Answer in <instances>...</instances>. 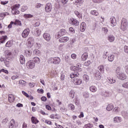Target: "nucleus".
<instances>
[{"label": "nucleus", "mask_w": 128, "mask_h": 128, "mask_svg": "<svg viewBox=\"0 0 128 128\" xmlns=\"http://www.w3.org/2000/svg\"><path fill=\"white\" fill-rule=\"evenodd\" d=\"M82 66V65L80 64H76V66H72L70 67L71 70H73V72H72L70 74V78H78L80 74L78 72H82V69L80 68Z\"/></svg>", "instance_id": "1"}, {"label": "nucleus", "mask_w": 128, "mask_h": 128, "mask_svg": "<svg viewBox=\"0 0 128 128\" xmlns=\"http://www.w3.org/2000/svg\"><path fill=\"white\" fill-rule=\"evenodd\" d=\"M128 24V20L126 18H122L121 21L120 29L124 31L126 30Z\"/></svg>", "instance_id": "2"}, {"label": "nucleus", "mask_w": 128, "mask_h": 128, "mask_svg": "<svg viewBox=\"0 0 128 128\" xmlns=\"http://www.w3.org/2000/svg\"><path fill=\"white\" fill-rule=\"evenodd\" d=\"M60 62V58L58 57L50 58L48 60V64H58Z\"/></svg>", "instance_id": "3"}, {"label": "nucleus", "mask_w": 128, "mask_h": 128, "mask_svg": "<svg viewBox=\"0 0 128 128\" xmlns=\"http://www.w3.org/2000/svg\"><path fill=\"white\" fill-rule=\"evenodd\" d=\"M36 66V64L33 60H30L28 61L26 63V67L28 70H32Z\"/></svg>", "instance_id": "4"}, {"label": "nucleus", "mask_w": 128, "mask_h": 128, "mask_svg": "<svg viewBox=\"0 0 128 128\" xmlns=\"http://www.w3.org/2000/svg\"><path fill=\"white\" fill-rule=\"evenodd\" d=\"M66 30L64 29H61L60 31L58 32L56 35V38H60V36H64L66 34Z\"/></svg>", "instance_id": "5"}, {"label": "nucleus", "mask_w": 128, "mask_h": 128, "mask_svg": "<svg viewBox=\"0 0 128 128\" xmlns=\"http://www.w3.org/2000/svg\"><path fill=\"white\" fill-rule=\"evenodd\" d=\"M30 28H26L24 30L23 32H22V37L24 38H27L28 36L30 34Z\"/></svg>", "instance_id": "6"}, {"label": "nucleus", "mask_w": 128, "mask_h": 128, "mask_svg": "<svg viewBox=\"0 0 128 128\" xmlns=\"http://www.w3.org/2000/svg\"><path fill=\"white\" fill-rule=\"evenodd\" d=\"M28 46L32 48L34 44V39L32 37H30L28 40Z\"/></svg>", "instance_id": "7"}, {"label": "nucleus", "mask_w": 128, "mask_h": 128, "mask_svg": "<svg viewBox=\"0 0 128 128\" xmlns=\"http://www.w3.org/2000/svg\"><path fill=\"white\" fill-rule=\"evenodd\" d=\"M52 5L50 3H48L45 7V10L46 12H50L52 9Z\"/></svg>", "instance_id": "8"}, {"label": "nucleus", "mask_w": 128, "mask_h": 128, "mask_svg": "<svg viewBox=\"0 0 128 128\" xmlns=\"http://www.w3.org/2000/svg\"><path fill=\"white\" fill-rule=\"evenodd\" d=\"M76 78H74L73 80V82L74 84H76V86L82 84V80L80 78L75 77Z\"/></svg>", "instance_id": "9"}, {"label": "nucleus", "mask_w": 128, "mask_h": 128, "mask_svg": "<svg viewBox=\"0 0 128 128\" xmlns=\"http://www.w3.org/2000/svg\"><path fill=\"white\" fill-rule=\"evenodd\" d=\"M110 22L112 26H116V18L112 16L110 18Z\"/></svg>", "instance_id": "10"}, {"label": "nucleus", "mask_w": 128, "mask_h": 128, "mask_svg": "<svg viewBox=\"0 0 128 128\" xmlns=\"http://www.w3.org/2000/svg\"><path fill=\"white\" fill-rule=\"evenodd\" d=\"M117 77L118 78H119V80H124L126 78V74H124V72H121L117 76Z\"/></svg>", "instance_id": "11"}, {"label": "nucleus", "mask_w": 128, "mask_h": 128, "mask_svg": "<svg viewBox=\"0 0 128 128\" xmlns=\"http://www.w3.org/2000/svg\"><path fill=\"white\" fill-rule=\"evenodd\" d=\"M43 38L46 40L47 42H50V34L48 33H44L43 34Z\"/></svg>", "instance_id": "12"}, {"label": "nucleus", "mask_w": 128, "mask_h": 128, "mask_svg": "<svg viewBox=\"0 0 128 128\" xmlns=\"http://www.w3.org/2000/svg\"><path fill=\"white\" fill-rule=\"evenodd\" d=\"M70 24L72 26H78L80 24V22L76 19L72 18L71 20Z\"/></svg>", "instance_id": "13"}, {"label": "nucleus", "mask_w": 128, "mask_h": 128, "mask_svg": "<svg viewBox=\"0 0 128 128\" xmlns=\"http://www.w3.org/2000/svg\"><path fill=\"white\" fill-rule=\"evenodd\" d=\"M101 96H102L105 97L110 96H112V94H110V92L108 91L104 90L102 92Z\"/></svg>", "instance_id": "14"}, {"label": "nucleus", "mask_w": 128, "mask_h": 128, "mask_svg": "<svg viewBox=\"0 0 128 128\" xmlns=\"http://www.w3.org/2000/svg\"><path fill=\"white\" fill-rule=\"evenodd\" d=\"M86 24L84 22H82L80 26V32H84V30H86Z\"/></svg>", "instance_id": "15"}, {"label": "nucleus", "mask_w": 128, "mask_h": 128, "mask_svg": "<svg viewBox=\"0 0 128 128\" xmlns=\"http://www.w3.org/2000/svg\"><path fill=\"white\" fill-rule=\"evenodd\" d=\"M69 38L68 36L62 37L59 39L60 42H68Z\"/></svg>", "instance_id": "16"}, {"label": "nucleus", "mask_w": 128, "mask_h": 128, "mask_svg": "<svg viewBox=\"0 0 128 128\" xmlns=\"http://www.w3.org/2000/svg\"><path fill=\"white\" fill-rule=\"evenodd\" d=\"M20 62L21 64H26V59L24 58V56L22 54L20 56Z\"/></svg>", "instance_id": "17"}, {"label": "nucleus", "mask_w": 128, "mask_h": 128, "mask_svg": "<svg viewBox=\"0 0 128 128\" xmlns=\"http://www.w3.org/2000/svg\"><path fill=\"white\" fill-rule=\"evenodd\" d=\"M8 102H10V103L14 102V96L12 95V94H10L8 95Z\"/></svg>", "instance_id": "18"}, {"label": "nucleus", "mask_w": 128, "mask_h": 128, "mask_svg": "<svg viewBox=\"0 0 128 128\" xmlns=\"http://www.w3.org/2000/svg\"><path fill=\"white\" fill-rule=\"evenodd\" d=\"M94 76L96 80H100V78H102V75H100V72L97 71L96 73L94 74Z\"/></svg>", "instance_id": "19"}, {"label": "nucleus", "mask_w": 128, "mask_h": 128, "mask_svg": "<svg viewBox=\"0 0 128 128\" xmlns=\"http://www.w3.org/2000/svg\"><path fill=\"white\" fill-rule=\"evenodd\" d=\"M32 52L30 50H25V54L27 56V58H30L32 56Z\"/></svg>", "instance_id": "20"}, {"label": "nucleus", "mask_w": 128, "mask_h": 128, "mask_svg": "<svg viewBox=\"0 0 128 128\" xmlns=\"http://www.w3.org/2000/svg\"><path fill=\"white\" fill-rule=\"evenodd\" d=\"M114 122L115 124L116 122H122V118L116 116L114 118Z\"/></svg>", "instance_id": "21"}, {"label": "nucleus", "mask_w": 128, "mask_h": 128, "mask_svg": "<svg viewBox=\"0 0 128 128\" xmlns=\"http://www.w3.org/2000/svg\"><path fill=\"white\" fill-rule=\"evenodd\" d=\"M108 40L110 42H114V37L112 34H110L108 36Z\"/></svg>", "instance_id": "22"}, {"label": "nucleus", "mask_w": 128, "mask_h": 128, "mask_svg": "<svg viewBox=\"0 0 128 128\" xmlns=\"http://www.w3.org/2000/svg\"><path fill=\"white\" fill-rule=\"evenodd\" d=\"M35 32H36V36H40V34L42 32V31L40 30V28H36L35 30Z\"/></svg>", "instance_id": "23"}, {"label": "nucleus", "mask_w": 128, "mask_h": 128, "mask_svg": "<svg viewBox=\"0 0 128 128\" xmlns=\"http://www.w3.org/2000/svg\"><path fill=\"white\" fill-rule=\"evenodd\" d=\"M113 109H114V105L112 104H109L108 105L106 108V110H108V112H110V110H112Z\"/></svg>", "instance_id": "24"}, {"label": "nucleus", "mask_w": 128, "mask_h": 128, "mask_svg": "<svg viewBox=\"0 0 128 128\" xmlns=\"http://www.w3.org/2000/svg\"><path fill=\"white\" fill-rule=\"evenodd\" d=\"M122 69L120 68V67H118L116 68V73L117 75V76L120 74H122Z\"/></svg>", "instance_id": "25"}, {"label": "nucleus", "mask_w": 128, "mask_h": 128, "mask_svg": "<svg viewBox=\"0 0 128 128\" xmlns=\"http://www.w3.org/2000/svg\"><path fill=\"white\" fill-rule=\"evenodd\" d=\"M96 87L94 86H92L90 87V90L92 92H96Z\"/></svg>", "instance_id": "26"}, {"label": "nucleus", "mask_w": 128, "mask_h": 128, "mask_svg": "<svg viewBox=\"0 0 128 128\" xmlns=\"http://www.w3.org/2000/svg\"><path fill=\"white\" fill-rule=\"evenodd\" d=\"M88 55L87 52L84 53L82 56V60H86V58H88Z\"/></svg>", "instance_id": "27"}, {"label": "nucleus", "mask_w": 128, "mask_h": 128, "mask_svg": "<svg viewBox=\"0 0 128 128\" xmlns=\"http://www.w3.org/2000/svg\"><path fill=\"white\" fill-rule=\"evenodd\" d=\"M31 120L32 122V124H38V119H36V118L34 116H32V118H31Z\"/></svg>", "instance_id": "28"}, {"label": "nucleus", "mask_w": 128, "mask_h": 128, "mask_svg": "<svg viewBox=\"0 0 128 128\" xmlns=\"http://www.w3.org/2000/svg\"><path fill=\"white\" fill-rule=\"evenodd\" d=\"M14 120L12 119L9 124V128H14Z\"/></svg>", "instance_id": "29"}, {"label": "nucleus", "mask_w": 128, "mask_h": 128, "mask_svg": "<svg viewBox=\"0 0 128 128\" xmlns=\"http://www.w3.org/2000/svg\"><path fill=\"white\" fill-rule=\"evenodd\" d=\"M114 54H112V55H110V56H109L108 57V60L109 62H114Z\"/></svg>", "instance_id": "30"}, {"label": "nucleus", "mask_w": 128, "mask_h": 128, "mask_svg": "<svg viewBox=\"0 0 128 128\" xmlns=\"http://www.w3.org/2000/svg\"><path fill=\"white\" fill-rule=\"evenodd\" d=\"M90 14L92 16H98V11L96 10H91Z\"/></svg>", "instance_id": "31"}, {"label": "nucleus", "mask_w": 128, "mask_h": 128, "mask_svg": "<svg viewBox=\"0 0 128 128\" xmlns=\"http://www.w3.org/2000/svg\"><path fill=\"white\" fill-rule=\"evenodd\" d=\"M33 60L36 64H40V59L38 57H34Z\"/></svg>", "instance_id": "32"}, {"label": "nucleus", "mask_w": 128, "mask_h": 128, "mask_svg": "<svg viewBox=\"0 0 128 128\" xmlns=\"http://www.w3.org/2000/svg\"><path fill=\"white\" fill-rule=\"evenodd\" d=\"M19 84H22V86H26V82L24 80H19Z\"/></svg>", "instance_id": "33"}, {"label": "nucleus", "mask_w": 128, "mask_h": 128, "mask_svg": "<svg viewBox=\"0 0 128 128\" xmlns=\"http://www.w3.org/2000/svg\"><path fill=\"white\" fill-rule=\"evenodd\" d=\"M98 69L101 72H104V65H101L98 67Z\"/></svg>", "instance_id": "34"}, {"label": "nucleus", "mask_w": 128, "mask_h": 128, "mask_svg": "<svg viewBox=\"0 0 128 128\" xmlns=\"http://www.w3.org/2000/svg\"><path fill=\"white\" fill-rule=\"evenodd\" d=\"M25 18H30L34 17V16L30 14H24V16Z\"/></svg>", "instance_id": "35"}, {"label": "nucleus", "mask_w": 128, "mask_h": 128, "mask_svg": "<svg viewBox=\"0 0 128 128\" xmlns=\"http://www.w3.org/2000/svg\"><path fill=\"white\" fill-rule=\"evenodd\" d=\"M14 24H15V26H22V22L20 21V20H16L15 22H14Z\"/></svg>", "instance_id": "36"}, {"label": "nucleus", "mask_w": 128, "mask_h": 128, "mask_svg": "<svg viewBox=\"0 0 128 128\" xmlns=\"http://www.w3.org/2000/svg\"><path fill=\"white\" fill-rule=\"evenodd\" d=\"M69 96L70 98H74V92L72 90H71L70 92Z\"/></svg>", "instance_id": "37"}, {"label": "nucleus", "mask_w": 128, "mask_h": 128, "mask_svg": "<svg viewBox=\"0 0 128 128\" xmlns=\"http://www.w3.org/2000/svg\"><path fill=\"white\" fill-rule=\"evenodd\" d=\"M74 14L78 16V18H82V14L78 12V11H75Z\"/></svg>", "instance_id": "38"}, {"label": "nucleus", "mask_w": 128, "mask_h": 128, "mask_svg": "<svg viewBox=\"0 0 128 128\" xmlns=\"http://www.w3.org/2000/svg\"><path fill=\"white\" fill-rule=\"evenodd\" d=\"M34 54H36V56H40V51L38 50H34Z\"/></svg>", "instance_id": "39"}, {"label": "nucleus", "mask_w": 128, "mask_h": 128, "mask_svg": "<svg viewBox=\"0 0 128 128\" xmlns=\"http://www.w3.org/2000/svg\"><path fill=\"white\" fill-rule=\"evenodd\" d=\"M12 46V42H10V41H8L6 42V46L8 47V48H10V46Z\"/></svg>", "instance_id": "40"}, {"label": "nucleus", "mask_w": 128, "mask_h": 128, "mask_svg": "<svg viewBox=\"0 0 128 128\" xmlns=\"http://www.w3.org/2000/svg\"><path fill=\"white\" fill-rule=\"evenodd\" d=\"M83 2L84 1L82 0H76L75 2H74V4H82Z\"/></svg>", "instance_id": "41"}, {"label": "nucleus", "mask_w": 128, "mask_h": 128, "mask_svg": "<svg viewBox=\"0 0 128 128\" xmlns=\"http://www.w3.org/2000/svg\"><path fill=\"white\" fill-rule=\"evenodd\" d=\"M74 102L76 106H80V100H78V98L74 99Z\"/></svg>", "instance_id": "42"}, {"label": "nucleus", "mask_w": 128, "mask_h": 128, "mask_svg": "<svg viewBox=\"0 0 128 128\" xmlns=\"http://www.w3.org/2000/svg\"><path fill=\"white\" fill-rule=\"evenodd\" d=\"M102 30L104 32V34H108V28L106 27L102 28Z\"/></svg>", "instance_id": "43"}, {"label": "nucleus", "mask_w": 128, "mask_h": 128, "mask_svg": "<svg viewBox=\"0 0 128 128\" xmlns=\"http://www.w3.org/2000/svg\"><path fill=\"white\" fill-rule=\"evenodd\" d=\"M28 10V6H22L21 8V12H26Z\"/></svg>", "instance_id": "44"}, {"label": "nucleus", "mask_w": 128, "mask_h": 128, "mask_svg": "<svg viewBox=\"0 0 128 128\" xmlns=\"http://www.w3.org/2000/svg\"><path fill=\"white\" fill-rule=\"evenodd\" d=\"M92 124H85L83 127V128H92Z\"/></svg>", "instance_id": "45"}, {"label": "nucleus", "mask_w": 128, "mask_h": 128, "mask_svg": "<svg viewBox=\"0 0 128 128\" xmlns=\"http://www.w3.org/2000/svg\"><path fill=\"white\" fill-rule=\"evenodd\" d=\"M109 84H114L116 82V80H114L113 78H110L108 80Z\"/></svg>", "instance_id": "46"}, {"label": "nucleus", "mask_w": 128, "mask_h": 128, "mask_svg": "<svg viewBox=\"0 0 128 128\" xmlns=\"http://www.w3.org/2000/svg\"><path fill=\"white\" fill-rule=\"evenodd\" d=\"M84 98H88L90 96V93L88 92H84L83 94Z\"/></svg>", "instance_id": "47"}, {"label": "nucleus", "mask_w": 128, "mask_h": 128, "mask_svg": "<svg viewBox=\"0 0 128 128\" xmlns=\"http://www.w3.org/2000/svg\"><path fill=\"white\" fill-rule=\"evenodd\" d=\"M60 110L61 112H66L68 110V109H66V108H65L64 106L62 107L61 108H60Z\"/></svg>", "instance_id": "48"}, {"label": "nucleus", "mask_w": 128, "mask_h": 128, "mask_svg": "<svg viewBox=\"0 0 128 128\" xmlns=\"http://www.w3.org/2000/svg\"><path fill=\"white\" fill-rule=\"evenodd\" d=\"M122 86L125 88H128V82L124 83L122 85Z\"/></svg>", "instance_id": "49"}, {"label": "nucleus", "mask_w": 128, "mask_h": 128, "mask_svg": "<svg viewBox=\"0 0 128 128\" xmlns=\"http://www.w3.org/2000/svg\"><path fill=\"white\" fill-rule=\"evenodd\" d=\"M122 114L123 116H128V112L126 111H122Z\"/></svg>", "instance_id": "50"}, {"label": "nucleus", "mask_w": 128, "mask_h": 128, "mask_svg": "<svg viewBox=\"0 0 128 128\" xmlns=\"http://www.w3.org/2000/svg\"><path fill=\"white\" fill-rule=\"evenodd\" d=\"M120 108L118 107H116L114 110H113V112H120Z\"/></svg>", "instance_id": "51"}, {"label": "nucleus", "mask_w": 128, "mask_h": 128, "mask_svg": "<svg viewBox=\"0 0 128 128\" xmlns=\"http://www.w3.org/2000/svg\"><path fill=\"white\" fill-rule=\"evenodd\" d=\"M90 64V61L88 60L84 63L85 66H88Z\"/></svg>", "instance_id": "52"}, {"label": "nucleus", "mask_w": 128, "mask_h": 128, "mask_svg": "<svg viewBox=\"0 0 128 128\" xmlns=\"http://www.w3.org/2000/svg\"><path fill=\"white\" fill-rule=\"evenodd\" d=\"M69 32L72 34H74V32H76L74 29L72 27L69 28Z\"/></svg>", "instance_id": "53"}, {"label": "nucleus", "mask_w": 128, "mask_h": 128, "mask_svg": "<svg viewBox=\"0 0 128 128\" xmlns=\"http://www.w3.org/2000/svg\"><path fill=\"white\" fill-rule=\"evenodd\" d=\"M83 78H84V80H88L90 78H88V76L86 74H84L83 76Z\"/></svg>", "instance_id": "54"}, {"label": "nucleus", "mask_w": 128, "mask_h": 128, "mask_svg": "<svg viewBox=\"0 0 128 128\" xmlns=\"http://www.w3.org/2000/svg\"><path fill=\"white\" fill-rule=\"evenodd\" d=\"M108 52H104L103 54V58H108Z\"/></svg>", "instance_id": "55"}, {"label": "nucleus", "mask_w": 128, "mask_h": 128, "mask_svg": "<svg viewBox=\"0 0 128 128\" xmlns=\"http://www.w3.org/2000/svg\"><path fill=\"white\" fill-rule=\"evenodd\" d=\"M68 106L72 110H74V106L72 104H68Z\"/></svg>", "instance_id": "56"}, {"label": "nucleus", "mask_w": 128, "mask_h": 128, "mask_svg": "<svg viewBox=\"0 0 128 128\" xmlns=\"http://www.w3.org/2000/svg\"><path fill=\"white\" fill-rule=\"evenodd\" d=\"M124 52H126V54H128V46H124Z\"/></svg>", "instance_id": "57"}, {"label": "nucleus", "mask_w": 128, "mask_h": 128, "mask_svg": "<svg viewBox=\"0 0 128 128\" xmlns=\"http://www.w3.org/2000/svg\"><path fill=\"white\" fill-rule=\"evenodd\" d=\"M22 94H23L25 96H26V98H30V96L26 92L22 91Z\"/></svg>", "instance_id": "58"}, {"label": "nucleus", "mask_w": 128, "mask_h": 128, "mask_svg": "<svg viewBox=\"0 0 128 128\" xmlns=\"http://www.w3.org/2000/svg\"><path fill=\"white\" fill-rule=\"evenodd\" d=\"M38 92V94H44V90L43 89H38L37 90Z\"/></svg>", "instance_id": "59"}, {"label": "nucleus", "mask_w": 128, "mask_h": 128, "mask_svg": "<svg viewBox=\"0 0 128 128\" xmlns=\"http://www.w3.org/2000/svg\"><path fill=\"white\" fill-rule=\"evenodd\" d=\"M71 57L73 60H76V54H73L71 55Z\"/></svg>", "instance_id": "60"}, {"label": "nucleus", "mask_w": 128, "mask_h": 128, "mask_svg": "<svg viewBox=\"0 0 128 128\" xmlns=\"http://www.w3.org/2000/svg\"><path fill=\"white\" fill-rule=\"evenodd\" d=\"M40 6H42V4L40 3H38L36 4V8H40Z\"/></svg>", "instance_id": "61"}, {"label": "nucleus", "mask_w": 128, "mask_h": 128, "mask_svg": "<svg viewBox=\"0 0 128 128\" xmlns=\"http://www.w3.org/2000/svg\"><path fill=\"white\" fill-rule=\"evenodd\" d=\"M6 16V13H0V18H4Z\"/></svg>", "instance_id": "62"}, {"label": "nucleus", "mask_w": 128, "mask_h": 128, "mask_svg": "<svg viewBox=\"0 0 128 128\" xmlns=\"http://www.w3.org/2000/svg\"><path fill=\"white\" fill-rule=\"evenodd\" d=\"M41 100H42V102H46V96H42L41 98Z\"/></svg>", "instance_id": "63"}, {"label": "nucleus", "mask_w": 128, "mask_h": 128, "mask_svg": "<svg viewBox=\"0 0 128 128\" xmlns=\"http://www.w3.org/2000/svg\"><path fill=\"white\" fill-rule=\"evenodd\" d=\"M125 72L128 74V65L125 66Z\"/></svg>", "instance_id": "64"}]
</instances>
